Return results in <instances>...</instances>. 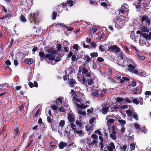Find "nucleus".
<instances>
[{
	"instance_id": "obj_58",
	"label": "nucleus",
	"mask_w": 151,
	"mask_h": 151,
	"mask_svg": "<svg viewBox=\"0 0 151 151\" xmlns=\"http://www.w3.org/2000/svg\"><path fill=\"white\" fill-rule=\"evenodd\" d=\"M73 53L72 52V51H70L69 52L68 54L67 55V58H68L69 57H71V56H72L73 55Z\"/></svg>"
},
{
	"instance_id": "obj_15",
	"label": "nucleus",
	"mask_w": 151,
	"mask_h": 151,
	"mask_svg": "<svg viewBox=\"0 0 151 151\" xmlns=\"http://www.w3.org/2000/svg\"><path fill=\"white\" fill-rule=\"evenodd\" d=\"M14 136L15 137H17L19 136V134L20 132V131L19 129L17 127H16L14 129Z\"/></svg>"
},
{
	"instance_id": "obj_41",
	"label": "nucleus",
	"mask_w": 151,
	"mask_h": 151,
	"mask_svg": "<svg viewBox=\"0 0 151 151\" xmlns=\"http://www.w3.org/2000/svg\"><path fill=\"white\" fill-rule=\"evenodd\" d=\"M99 49L101 52H104L105 51L104 47L102 45H100L99 47Z\"/></svg>"
},
{
	"instance_id": "obj_4",
	"label": "nucleus",
	"mask_w": 151,
	"mask_h": 151,
	"mask_svg": "<svg viewBox=\"0 0 151 151\" xmlns=\"http://www.w3.org/2000/svg\"><path fill=\"white\" fill-rule=\"evenodd\" d=\"M108 50L111 52L114 51L116 52H119L120 51V48L115 45L110 46L108 48Z\"/></svg>"
},
{
	"instance_id": "obj_53",
	"label": "nucleus",
	"mask_w": 151,
	"mask_h": 151,
	"mask_svg": "<svg viewBox=\"0 0 151 151\" xmlns=\"http://www.w3.org/2000/svg\"><path fill=\"white\" fill-rule=\"evenodd\" d=\"M58 111L62 112H64L65 111V109L63 107L61 106L58 109Z\"/></svg>"
},
{
	"instance_id": "obj_28",
	"label": "nucleus",
	"mask_w": 151,
	"mask_h": 151,
	"mask_svg": "<svg viewBox=\"0 0 151 151\" xmlns=\"http://www.w3.org/2000/svg\"><path fill=\"white\" fill-rule=\"evenodd\" d=\"M118 122L120 123V125H123L126 123V122L125 120L122 119H118Z\"/></svg>"
},
{
	"instance_id": "obj_24",
	"label": "nucleus",
	"mask_w": 151,
	"mask_h": 151,
	"mask_svg": "<svg viewBox=\"0 0 151 151\" xmlns=\"http://www.w3.org/2000/svg\"><path fill=\"white\" fill-rule=\"evenodd\" d=\"M90 56L91 57V58L94 57H97L98 55V54L97 52H93L90 53Z\"/></svg>"
},
{
	"instance_id": "obj_61",
	"label": "nucleus",
	"mask_w": 151,
	"mask_h": 151,
	"mask_svg": "<svg viewBox=\"0 0 151 151\" xmlns=\"http://www.w3.org/2000/svg\"><path fill=\"white\" fill-rule=\"evenodd\" d=\"M145 94L146 96H150L151 95V91H146L145 93Z\"/></svg>"
},
{
	"instance_id": "obj_26",
	"label": "nucleus",
	"mask_w": 151,
	"mask_h": 151,
	"mask_svg": "<svg viewBox=\"0 0 151 151\" xmlns=\"http://www.w3.org/2000/svg\"><path fill=\"white\" fill-rule=\"evenodd\" d=\"M130 99L132 100V102L133 103H134L136 105H138L139 103V101H138V100L136 98H135L134 99H133L131 97L130 98Z\"/></svg>"
},
{
	"instance_id": "obj_23",
	"label": "nucleus",
	"mask_w": 151,
	"mask_h": 151,
	"mask_svg": "<svg viewBox=\"0 0 151 151\" xmlns=\"http://www.w3.org/2000/svg\"><path fill=\"white\" fill-rule=\"evenodd\" d=\"M129 79L127 77H123L122 79H120V83H124L125 82V81H129Z\"/></svg>"
},
{
	"instance_id": "obj_5",
	"label": "nucleus",
	"mask_w": 151,
	"mask_h": 151,
	"mask_svg": "<svg viewBox=\"0 0 151 151\" xmlns=\"http://www.w3.org/2000/svg\"><path fill=\"white\" fill-rule=\"evenodd\" d=\"M47 52L49 53V55H50L51 56L54 58L53 60L55 58V57L54 55L55 54L57 53V51L56 50H54L52 47H50L48 49H47Z\"/></svg>"
},
{
	"instance_id": "obj_32",
	"label": "nucleus",
	"mask_w": 151,
	"mask_h": 151,
	"mask_svg": "<svg viewBox=\"0 0 151 151\" xmlns=\"http://www.w3.org/2000/svg\"><path fill=\"white\" fill-rule=\"evenodd\" d=\"M110 137L114 140H115L116 139V135L110 134H109Z\"/></svg>"
},
{
	"instance_id": "obj_55",
	"label": "nucleus",
	"mask_w": 151,
	"mask_h": 151,
	"mask_svg": "<svg viewBox=\"0 0 151 151\" xmlns=\"http://www.w3.org/2000/svg\"><path fill=\"white\" fill-rule=\"evenodd\" d=\"M138 101H139V102H140L141 105H142L143 104V99L142 98L139 97V100H138Z\"/></svg>"
},
{
	"instance_id": "obj_43",
	"label": "nucleus",
	"mask_w": 151,
	"mask_h": 151,
	"mask_svg": "<svg viewBox=\"0 0 151 151\" xmlns=\"http://www.w3.org/2000/svg\"><path fill=\"white\" fill-rule=\"evenodd\" d=\"M47 121L48 122L51 124V125L52 123V120L51 119V116H48L47 117Z\"/></svg>"
},
{
	"instance_id": "obj_16",
	"label": "nucleus",
	"mask_w": 151,
	"mask_h": 151,
	"mask_svg": "<svg viewBox=\"0 0 151 151\" xmlns=\"http://www.w3.org/2000/svg\"><path fill=\"white\" fill-rule=\"evenodd\" d=\"M33 59L30 58H27L25 59V63L28 64H31L33 62Z\"/></svg>"
},
{
	"instance_id": "obj_22",
	"label": "nucleus",
	"mask_w": 151,
	"mask_h": 151,
	"mask_svg": "<svg viewBox=\"0 0 151 151\" xmlns=\"http://www.w3.org/2000/svg\"><path fill=\"white\" fill-rule=\"evenodd\" d=\"M137 85V83L136 81H132V82H131V83H130L129 87V88H131L132 87H133L135 86H136Z\"/></svg>"
},
{
	"instance_id": "obj_14",
	"label": "nucleus",
	"mask_w": 151,
	"mask_h": 151,
	"mask_svg": "<svg viewBox=\"0 0 151 151\" xmlns=\"http://www.w3.org/2000/svg\"><path fill=\"white\" fill-rule=\"evenodd\" d=\"M109 110V107L108 106L106 107H103L101 109L102 113L104 114H106Z\"/></svg>"
},
{
	"instance_id": "obj_36",
	"label": "nucleus",
	"mask_w": 151,
	"mask_h": 151,
	"mask_svg": "<svg viewBox=\"0 0 151 151\" xmlns=\"http://www.w3.org/2000/svg\"><path fill=\"white\" fill-rule=\"evenodd\" d=\"M96 140H93V141L91 142L90 144L91 146L93 145H96L97 144V142L96 141Z\"/></svg>"
},
{
	"instance_id": "obj_54",
	"label": "nucleus",
	"mask_w": 151,
	"mask_h": 151,
	"mask_svg": "<svg viewBox=\"0 0 151 151\" xmlns=\"http://www.w3.org/2000/svg\"><path fill=\"white\" fill-rule=\"evenodd\" d=\"M74 131L75 132H76L77 134H81L83 133V132L81 130H80L79 131H78L76 129V130Z\"/></svg>"
},
{
	"instance_id": "obj_50",
	"label": "nucleus",
	"mask_w": 151,
	"mask_h": 151,
	"mask_svg": "<svg viewBox=\"0 0 151 151\" xmlns=\"http://www.w3.org/2000/svg\"><path fill=\"white\" fill-rule=\"evenodd\" d=\"M130 149L132 150H133L134 149L135 147V145L134 143H132L130 145Z\"/></svg>"
},
{
	"instance_id": "obj_20",
	"label": "nucleus",
	"mask_w": 151,
	"mask_h": 151,
	"mask_svg": "<svg viewBox=\"0 0 151 151\" xmlns=\"http://www.w3.org/2000/svg\"><path fill=\"white\" fill-rule=\"evenodd\" d=\"M69 83L70 87H73L74 85L76 83V81L73 78L71 79H70Z\"/></svg>"
},
{
	"instance_id": "obj_52",
	"label": "nucleus",
	"mask_w": 151,
	"mask_h": 151,
	"mask_svg": "<svg viewBox=\"0 0 151 151\" xmlns=\"http://www.w3.org/2000/svg\"><path fill=\"white\" fill-rule=\"evenodd\" d=\"M91 137L93 139H94V140L98 139V136L95 134H93L91 135Z\"/></svg>"
},
{
	"instance_id": "obj_3",
	"label": "nucleus",
	"mask_w": 151,
	"mask_h": 151,
	"mask_svg": "<svg viewBox=\"0 0 151 151\" xmlns=\"http://www.w3.org/2000/svg\"><path fill=\"white\" fill-rule=\"evenodd\" d=\"M39 54L41 60L45 59V58H48L49 60H52L53 59H54V58L51 57L50 55L47 54L45 55L43 52L40 51Z\"/></svg>"
},
{
	"instance_id": "obj_51",
	"label": "nucleus",
	"mask_w": 151,
	"mask_h": 151,
	"mask_svg": "<svg viewBox=\"0 0 151 151\" xmlns=\"http://www.w3.org/2000/svg\"><path fill=\"white\" fill-rule=\"evenodd\" d=\"M40 109H39L36 111L35 114L34 115V117H35L37 116L39 114L40 112Z\"/></svg>"
},
{
	"instance_id": "obj_19",
	"label": "nucleus",
	"mask_w": 151,
	"mask_h": 151,
	"mask_svg": "<svg viewBox=\"0 0 151 151\" xmlns=\"http://www.w3.org/2000/svg\"><path fill=\"white\" fill-rule=\"evenodd\" d=\"M111 111H117L119 109L118 106H117V105H113V106L111 107Z\"/></svg>"
},
{
	"instance_id": "obj_29",
	"label": "nucleus",
	"mask_w": 151,
	"mask_h": 151,
	"mask_svg": "<svg viewBox=\"0 0 151 151\" xmlns=\"http://www.w3.org/2000/svg\"><path fill=\"white\" fill-rule=\"evenodd\" d=\"M125 112L129 117L131 116L132 114V113L131 110H126Z\"/></svg>"
},
{
	"instance_id": "obj_57",
	"label": "nucleus",
	"mask_w": 151,
	"mask_h": 151,
	"mask_svg": "<svg viewBox=\"0 0 151 151\" xmlns=\"http://www.w3.org/2000/svg\"><path fill=\"white\" fill-rule=\"evenodd\" d=\"M147 18L146 15H144L142 17L141 21L142 22H143L144 21H145Z\"/></svg>"
},
{
	"instance_id": "obj_39",
	"label": "nucleus",
	"mask_w": 151,
	"mask_h": 151,
	"mask_svg": "<svg viewBox=\"0 0 151 151\" xmlns=\"http://www.w3.org/2000/svg\"><path fill=\"white\" fill-rule=\"evenodd\" d=\"M70 125L71 128L74 131H75L76 130V129L75 128V127H76V125L73 124V122L70 123Z\"/></svg>"
},
{
	"instance_id": "obj_49",
	"label": "nucleus",
	"mask_w": 151,
	"mask_h": 151,
	"mask_svg": "<svg viewBox=\"0 0 151 151\" xmlns=\"http://www.w3.org/2000/svg\"><path fill=\"white\" fill-rule=\"evenodd\" d=\"M127 146L126 145H124L121 147V150L122 151H125L127 148Z\"/></svg>"
},
{
	"instance_id": "obj_2",
	"label": "nucleus",
	"mask_w": 151,
	"mask_h": 151,
	"mask_svg": "<svg viewBox=\"0 0 151 151\" xmlns=\"http://www.w3.org/2000/svg\"><path fill=\"white\" fill-rule=\"evenodd\" d=\"M137 34H139L140 36L142 37L147 40H150L151 38V32H149V35H147L146 33H143L140 30H137L136 32Z\"/></svg>"
},
{
	"instance_id": "obj_9",
	"label": "nucleus",
	"mask_w": 151,
	"mask_h": 151,
	"mask_svg": "<svg viewBox=\"0 0 151 151\" xmlns=\"http://www.w3.org/2000/svg\"><path fill=\"white\" fill-rule=\"evenodd\" d=\"M68 119L70 123H72L75 121V119L73 115L69 114L68 116Z\"/></svg>"
},
{
	"instance_id": "obj_17",
	"label": "nucleus",
	"mask_w": 151,
	"mask_h": 151,
	"mask_svg": "<svg viewBox=\"0 0 151 151\" xmlns=\"http://www.w3.org/2000/svg\"><path fill=\"white\" fill-rule=\"evenodd\" d=\"M135 74L140 75L142 76H145V73L144 71L142 70H137V72L135 73Z\"/></svg>"
},
{
	"instance_id": "obj_59",
	"label": "nucleus",
	"mask_w": 151,
	"mask_h": 151,
	"mask_svg": "<svg viewBox=\"0 0 151 151\" xmlns=\"http://www.w3.org/2000/svg\"><path fill=\"white\" fill-rule=\"evenodd\" d=\"M52 109L54 111L58 109V107L54 105L51 106Z\"/></svg>"
},
{
	"instance_id": "obj_60",
	"label": "nucleus",
	"mask_w": 151,
	"mask_h": 151,
	"mask_svg": "<svg viewBox=\"0 0 151 151\" xmlns=\"http://www.w3.org/2000/svg\"><path fill=\"white\" fill-rule=\"evenodd\" d=\"M55 61L56 62H58L60 61L61 60V58L60 57H57L56 58L54 59Z\"/></svg>"
},
{
	"instance_id": "obj_63",
	"label": "nucleus",
	"mask_w": 151,
	"mask_h": 151,
	"mask_svg": "<svg viewBox=\"0 0 151 151\" xmlns=\"http://www.w3.org/2000/svg\"><path fill=\"white\" fill-rule=\"evenodd\" d=\"M5 64L7 65H9L11 64V62L8 59L6 61Z\"/></svg>"
},
{
	"instance_id": "obj_62",
	"label": "nucleus",
	"mask_w": 151,
	"mask_h": 151,
	"mask_svg": "<svg viewBox=\"0 0 151 151\" xmlns=\"http://www.w3.org/2000/svg\"><path fill=\"white\" fill-rule=\"evenodd\" d=\"M101 5L104 7H106L108 6V4L106 2H102L101 4Z\"/></svg>"
},
{
	"instance_id": "obj_47",
	"label": "nucleus",
	"mask_w": 151,
	"mask_h": 151,
	"mask_svg": "<svg viewBox=\"0 0 151 151\" xmlns=\"http://www.w3.org/2000/svg\"><path fill=\"white\" fill-rule=\"evenodd\" d=\"M114 120L113 119H109L108 121V123L109 124H113L114 123Z\"/></svg>"
},
{
	"instance_id": "obj_18",
	"label": "nucleus",
	"mask_w": 151,
	"mask_h": 151,
	"mask_svg": "<svg viewBox=\"0 0 151 151\" xmlns=\"http://www.w3.org/2000/svg\"><path fill=\"white\" fill-rule=\"evenodd\" d=\"M81 70L82 71V74H86L88 72V69L85 68L84 65L81 68Z\"/></svg>"
},
{
	"instance_id": "obj_10",
	"label": "nucleus",
	"mask_w": 151,
	"mask_h": 151,
	"mask_svg": "<svg viewBox=\"0 0 151 151\" xmlns=\"http://www.w3.org/2000/svg\"><path fill=\"white\" fill-rule=\"evenodd\" d=\"M149 27H147V26H146L145 25H141L140 27V29L141 31L142 32V31L145 32H148L150 31V30L149 29Z\"/></svg>"
},
{
	"instance_id": "obj_56",
	"label": "nucleus",
	"mask_w": 151,
	"mask_h": 151,
	"mask_svg": "<svg viewBox=\"0 0 151 151\" xmlns=\"http://www.w3.org/2000/svg\"><path fill=\"white\" fill-rule=\"evenodd\" d=\"M91 72H88L86 74H85V77L86 78H89L91 77V75L90 74Z\"/></svg>"
},
{
	"instance_id": "obj_30",
	"label": "nucleus",
	"mask_w": 151,
	"mask_h": 151,
	"mask_svg": "<svg viewBox=\"0 0 151 151\" xmlns=\"http://www.w3.org/2000/svg\"><path fill=\"white\" fill-rule=\"evenodd\" d=\"M87 81L86 78H85V77H83L81 82V83L83 84H86V83L87 84Z\"/></svg>"
},
{
	"instance_id": "obj_8",
	"label": "nucleus",
	"mask_w": 151,
	"mask_h": 151,
	"mask_svg": "<svg viewBox=\"0 0 151 151\" xmlns=\"http://www.w3.org/2000/svg\"><path fill=\"white\" fill-rule=\"evenodd\" d=\"M39 13L38 12H36L35 13H33L30 14V18L32 19L33 20V21L35 23V19L39 15Z\"/></svg>"
},
{
	"instance_id": "obj_46",
	"label": "nucleus",
	"mask_w": 151,
	"mask_h": 151,
	"mask_svg": "<svg viewBox=\"0 0 151 151\" xmlns=\"http://www.w3.org/2000/svg\"><path fill=\"white\" fill-rule=\"evenodd\" d=\"M78 114L82 115L83 116H85L86 114V113L85 111H79L78 112Z\"/></svg>"
},
{
	"instance_id": "obj_48",
	"label": "nucleus",
	"mask_w": 151,
	"mask_h": 151,
	"mask_svg": "<svg viewBox=\"0 0 151 151\" xmlns=\"http://www.w3.org/2000/svg\"><path fill=\"white\" fill-rule=\"evenodd\" d=\"M96 119L94 117L91 118L89 120V123L90 124H91L93 122L94 120H96Z\"/></svg>"
},
{
	"instance_id": "obj_6",
	"label": "nucleus",
	"mask_w": 151,
	"mask_h": 151,
	"mask_svg": "<svg viewBox=\"0 0 151 151\" xmlns=\"http://www.w3.org/2000/svg\"><path fill=\"white\" fill-rule=\"evenodd\" d=\"M127 66L128 67V70L129 72L134 74L137 72V70L134 69L136 68V67L135 66L131 64H129L127 65Z\"/></svg>"
},
{
	"instance_id": "obj_64",
	"label": "nucleus",
	"mask_w": 151,
	"mask_h": 151,
	"mask_svg": "<svg viewBox=\"0 0 151 151\" xmlns=\"http://www.w3.org/2000/svg\"><path fill=\"white\" fill-rule=\"evenodd\" d=\"M78 45L77 44H75L73 45V48L74 49H75L76 50H78Z\"/></svg>"
},
{
	"instance_id": "obj_35",
	"label": "nucleus",
	"mask_w": 151,
	"mask_h": 151,
	"mask_svg": "<svg viewBox=\"0 0 151 151\" xmlns=\"http://www.w3.org/2000/svg\"><path fill=\"white\" fill-rule=\"evenodd\" d=\"M97 61L98 62H101L104 61V60L102 57H99L97 58Z\"/></svg>"
},
{
	"instance_id": "obj_25",
	"label": "nucleus",
	"mask_w": 151,
	"mask_h": 151,
	"mask_svg": "<svg viewBox=\"0 0 151 151\" xmlns=\"http://www.w3.org/2000/svg\"><path fill=\"white\" fill-rule=\"evenodd\" d=\"M20 19L21 21L23 22H25L27 21L26 18L23 14L21 15L20 17Z\"/></svg>"
},
{
	"instance_id": "obj_13",
	"label": "nucleus",
	"mask_w": 151,
	"mask_h": 151,
	"mask_svg": "<svg viewBox=\"0 0 151 151\" xmlns=\"http://www.w3.org/2000/svg\"><path fill=\"white\" fill-rule=\"evenodd\" d=\"M66 145V143L61 142L59 144L58 146L60 149H63Z\"/></svg>"
},
{
	"instance_id": "obj_44",
	"label": "nucleus",
	"mask_w": 151,
	"mask_h": 151,
	"mask_svg": "<svg viewBox=\"0 0 151 151\" xmlns=\"http://www.w3.org/2000/svg\"><path fill=\"white\" fill-rule=\"evenodd\" d=\"M24 108V105L23 104H22L20 105L19 106L18 108V110L19 111L21 112L22 111V110Z\"/></svg>"
},
{
	"instance_id": "obj_38",
	"label": "nucleus",
	"mask_w": 151,
	"mask_h": 151,
	"mask_svg": "<svg viewBox=\"0 0 151 151\" xmlns=\"http://www.w3.org/2000/svg\"><path fill=\"white\" fill-rule=\"evenodd\" d=\"M137 56L138 58L141 60H143L145 58V56L144 55H139L138 54L137 55Z\"/></svg>"
},
{
	"instance_id": "obj_37",
	"label": "nucleus",
	"mask_w": 151,
	"mask_h": 151,
	"mask_svg": "<svg viewBox=\"0 0 151 151\" xmlns=\"http://www.w3.org/2000/svg\"><path fill=\"white\" fill-rule=\"evenodd\" d=\"M124 102L127 103H131L132 102V100H130L128 98L126 97L125 99L124 100Z\"/></svg>"
},
{
	"instance_id": "obj_42",
	"label": "nucleus",
	"mask_w": 151,
	"mask_h": 151,
	"mask_svg": "<svg viewBox=\"0 0 151 151\" xmlns=\"http://www.w3.org/2000/svg\"><path fill=\"white\" fill-rule=\"evenodd\" d=\"M92 95L93 96L98 97L99 96V91L97 90L95 92H93Z\"/></svg>"
},
{
	"instance_id": "obj_31",
	"label": "nucleus",
	"mask_w": 151,
	"mask_h": 151,
	"mask_svg": "<svg viewBox=\"0 0 151 151\" xmlns=\"http://www.w3.org/2000/svg\"><path fill=\"white\" fill-rule=\"evenodd\" d=\"M117 102H122L124 100L123 98L118 97L115 99Z\"/></svg>"
},
{
	"instance_id": "obj_11",
	"label": "nucleus",
	"mask_w": 151,
	"mask_h": 151,
	"mask_svg": "<svg viewBox=\"0 0 151 151\" xmlns=\"http://www.w3.org/2000/svg\"><path fill=\"white\" fill-rule=\"evenodd\" d=\"M85 60H86L85 61L86 63H88L91 61V58L87 55H85V56L82 58Z\"/></svg>"
},
{
	"instance_id": "obj_12",
	"label": "nucleus",
	"mask_w": 151,
	"mask_h": 151,
	"mask_svg": "<svg viewBox=\"0 0 151 151\" xmlns=\"http://www.w3.org/2000/svg\"><path fill=\"white\" fill-rule=\"evenodd\" d=\"M89 105H84V104H77V108L80 109H85Z\"/></svg>"
},
{
	"instance_id": "obj_40",
	"label": "nucleus",
	"mask_w": 151,
	"mask_h": 151,
	"mask_svg": "<svg viewBox=\"0 0 151 151\" xmlns=\"http://www.w3.org/2000/svg\"><path fill=\"white\" fill-rule=\"evenodd\" d=\"M62 46L60 44H59L57 46L56 48L57 49V52H59L61 49Z\"/></svg>"
},
{
	"instance_id": "obj_34",
	"label": "nucleus",
	"mask_w": 151,
	"mask_h": 151,
	"mask_svg": "<svg viewBox=\"0 0 151 151\" xmlns=\"http://www.w3.org/2000/svg\"><path fill=\"white\" fill-rule=\"evenodd\" d=\"M65 124V122L64 120H62L60 121L59 123V126L61 127H63Z\"/></svg>"
},
{
	"instance_id": "obj_33",
	"label": "nucleus",
	"mask_w": 151,
	"mask_h": 151,
	"mask_svg": "<svg viewBox=\"0 0 151 151\" xmlns=\"http://www.w3.org/2000/svg\"><path fill=\"white\" fill-rule=\"evenodd\" d=\"M57 15V13L56 12H54L52 14V19L55 20L56 19V17Z\"/></svg>"
},
{
	"instance_id": "obj_27",
	"label": "nucleus",
	"mask_w": 151,
	"mask_h": 151,
	"mask_svg": "<svg viewBox=\"0 0 151 151\" xmlns=\"http://www.w3.org/2000/svg\"><path fill=\"white\" fill-rule=\"evenodd\" d=\"M67 4H68V5L69 6H72L73 5V1L71 0H68L67 1Z\"/></svg>"
},
{
	"instance_id": "obj_45",
	"label": "nucleus",
	"mask_w": 151,
	"mask_h": 151,
	"mask_svg": "<svg viewBox=\"0 0 151 151\" xmlns=\"http://www.w3.org/2000/svg\"><path fill=\"white\" fill-rule=\"evenodd\" d=\"M104 136L105 139L106 141H108V133L106 132H105L104 134Z\"/></svg>"
},
{
	"instance_id": "obj_21",
	"label": "nucleus",
	"mask_w": 151,
	"mask_h": 151,
	"mask_svg": "<svg viewBox=\"0 0 151 151\" xmlns=\"http://www.w3.org/2000/svg\"><path fill=\"white\" fill-rule=\"evenodd\" d=\"M88 82V85H91L93 84L94 82V81L92 78L90 79L86 78Z\"/></svg>"
},
{
	"instance_id": "obj_1",
	"label": "nucleus",
	"mask_w": 151,
	"mask_h": 151,
	"mask_svg": "<svg viewBox=\"0 0 151 151\" xmlns=\"http://www.w3.org/2000/svg\"><path fill=\"white\" fill-rule=\"evenodd\" d=\"M113 22L115 23V27L121 29L125 25V20L122 19L120 17L117 16H114L113 17Z\"/></svg>"
},
{
	"instance_id": "obj_7",
	"label": "nucleus",
	"mask_w": 151,
	"mask_h": 151,
	"mask_svg": "<svg viewBox=\"0 0 151 151\" xmlns=\"http://www.w3.org/2000/svg\"><path fill=\"white\" fill-rule=\"evenodd\" d=\"M115 147L114 144L111 142H110L107 146V149L109 151H113L115 149Z\"/></svg>"
}]
</instances>
